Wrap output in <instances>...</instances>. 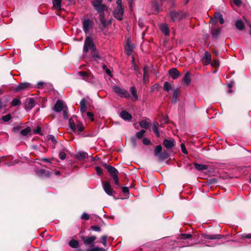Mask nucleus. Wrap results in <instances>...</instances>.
<instances>
[{"instance_id": "nucleus-1", "label": "nucleus", "mask_w": 251, "mask_h": 251, "mask_svg": "<svg viewBox=\"0 0 251 251\" xmlns=\"http://www.w3.org/2000/svg\"><path fill=\"white\" fill-rule=\"evenodd\" d=\"M70 127L74 132L80 133L82 132L84 127L82 124L78 120L76 116L74 115L69 119Z\"/></svg>"}, {"instance_id": "nucleus-2", "label": "nucleus", "mask_w": 251, "mask_h": 251, "mask_svg": "<svg viewBox=\"0 0 251 251\" xmlns=\"http://www.w3.org/2000/svg\"><path fill=\"white\" fill-rule=\"evenodd\" d=\"M178 238L183 240V242L185 244L184 246L186 247L192 246L196 243L194 236L191 234H180Z\"/></svg>"}, {"instance_id": "nucleus-3", "label": "nucleus", "mask_w": 251, "mask_h": 251, "mask_svg": "<svg viewBox=\"0 0 251 251\" xmlns=\"http://www.w3.org/2000/svg\"><path fill=\"white\" fill-rule=\"evenodd\" d=\"M103 166L105 168H106L108 172L109 173V174L110 175V176L113 178V179L114 181L115 184L116 185H120L119 179L118 177L119 172H118V170L115 168H114L111 166L108 165L106 164H104Z\"/></svg>"}, {"instance_id": "nucleus-4", "label": "nucleus", "mask_w": 251, "mask_h": 251, "mask_svg": "<svg viewBox=\"0 0 251 251\" xmlns=\"http://www.w3.org/2000/svg\"><path fill=\"white\" fill-rule=\"evenodd\" d=\"M202 236L203 239L208 242H214L217 240H221V241H224L226 240V237L225 236L220 234H203Z\"/></svg>"}, {"instance_id": "nucleus-5", "label": "nucleus", "mask_w": 251, "mask_h": 251, "mask_svg": "<svg viewBox=\"0 0 251 251\" xmlns=\"http://www.w3.org/2000/svg\"><path fill=\"white\" fill-rule=\"evenodd\" d=\"M89 50H94L95 46L93 42V39L92 37L87 36L85 40L83 50L87 52Z\"/></svg>"}, {"instance_id": "nucleus-6", "label": "nucleus", "mask_w": 251, "mask_h": 251, "mask_svg": "<svg viewBox=\"0 0 251 251\" xmlns=\"http://www.w3.org/2000/svg\"><path fill=\"white\" fill-rule=\"evenodd\" d=\"M113 89L115 93H116L121 98H128L129 97V94L128 91L124 89H122L119 86H114Z\"/></svg>"}, {"instance_id": "nucleus-7", "label": "nucleus", "mask_w": 251, "mask_h": 251, "mask_svg": "<svg viewBox=\"0 0 251 251\" xmlns=\"http://www.w3.org/2000/svg\"><path fill=\"white\" fill-rule=\"evenodd\" d=\"M103 0H93L92 4L94 9L97 11H105L107 7L105 5L103 4Z\"/></svg>"}, {"instance_id": "nucleus-8", "label": "nucleus", "mask_w": 251, "mask_h": 251, "mask_svg": "<svg viewBox=\"0 0 251 251\" xmlns=\"http://www.w3.org/2000/svg\"><path fill=\"white\" fill-rule=\"evenodd\" d=\"M102 188L104 192L109 196H113L115 191L112 188L110 183L108 181L102 182Z\"/></svg>"}, {"instance_id": "nucleus-9", "label": "nucleus", "mask_w": 251, "mask_h": 251, "mask_svg": "<svg viewBox=\"0 0 251 251\" xmlns=\"http://www.w3.org/2000/svg\"><path fill=\"white\" fill-rule=\"evenodd\" d=\"M94 25L93 22L89 19H83L82 20V28L86 34H87L92 28Z\"/></svg>"}, {"instance_id": "nucleus-10", "label": "nucleus", "mask_w": 251, "mask_h": 251, "mask_svg": "<svg viewBox=\"0 0 251 251\" xmlns=\"http://www.w3.org/2000/svg\"><path fill=\"white\" fill-rule=\"evenodd\" d=\"M78 75L86 81L93 82V75L89 72L80 71L78 73Z\"/></svg>"}, {"instance_id": "nucleus-11", "label": "nucleus", "mask_w": 251, "mask_h": 251, "mask_svg": "<svg viewBox=\"0 0 251 251\" xmlns=\"http://www.w3.org/2000/svg\"><path fill=\"white\" fill-rule=\"evenodd\" d=\"M81 240L83 241L84 244L86 246H92L94 242L96 240L97 237L95 236H85L82 235L81 236Z\"/></svg>"}, {"instance_id": "nucleus-12", "label": "nucleus", "mask_w": 251, "mask_h": 251, "mask_svg": "<svg viewBox=\"0 0 251 251\" xmlns=\"http://www.w3.org/2000/svg\"><path fill=\"white\" fill-rule=\"evenodd\" d=\"M124 10L122 6H117L114 11V16L118 20H122L124 15Z\"/></svg>"}, {"instance_id": "nucleus-13", "label": "nucleus", "mask_w": 251, "mask_h": 251, "mask_svg": "<svg viewBox=\"0 0 251 251\" xmlns=\"http://www.w3.org/2000/svg\"><path fill=\"white\" fill-rule=\"evenodd\" d=\"M67 108L66 105L61 100H57L54 106V110L57 112H61Z\"/></svg>"}, {"instance_id": "nucleus-14", "label": "nucleus", "mask_w": 251, "mask_h": 251, "mask_svg": "<svg viewBox=\"0 0 251 251\" xmlns=\"http://www.w3.org/2000/svg\"><path fill=\"white\" fill-rule=\"evenodd\" d=\"M31 85L27 82L22 83L14 88V90L17 92L22 91L31 87Z\"/></svg>"}, {"instance_id": "nucleus-15", "label": "nucleus", "mask_w": 251, "mask_h": 251, "mask_svg": "<svg viewBox=\"0 0 251 251\" xmlns=\"http://www.w3.org/2000/svg\"><path fill=\"white\" fill-rule=\"evenodd\" d=\"M175 140L173 139H164L163 143L165 148L168 149H172L175 145Z\"/></svg>"}, {"instance_id": "nucleus-16", "label": "nucleus", "mask_w": 251, "mask_h": 251, "mask_svg": "<svg viewBox=\"0 0 251 251\" xmlns=\"http://www.w3.org/2000/svg\"><path fill=\"white\" fill-rule=\"evenodd\" d=\"M35 105L34 100L32 98L27 99L25 103V108L26 111L30 110Z\"/></svg>"}, {"instance_id": "nucleus-17", "label": "nucleus", "mask_w": 251, "mask_h": 251, "mask_svg": "<svg viewBox=\"0 0 251 251\" xmlns=\"http://www.w3.org/2000/svg\"><path fill=\"white\" fill-rule=\"evenodd\" d=\"M171 20L173 22L179 21L181 18V14L175 11H171L169 14Z\"/></svg>"}, {"instance_id": "nucleus-18", "label": "nucleus", "mask_w": 251, "mask_h": 251, "mask_svg": "<svg viewBox=\"0 0 251 251\" xmlns=\"http://www.w3.org/2000/svg\"><path fill=\"white\" fill-rule=\"evenodd\" d=\"M159 28L165 36H169L170 34V29L168 24L163 23L159 25Z\"/></svg>"}, {"instance_id": "nucleus-19", "label": "nucleus", "mask_w": 251, "mask_h": 251, "mask_svg": "<svg viewBox=\"0 0 251 251\" xmlns=\"http://www.w3.org/2000/svg\"><path fill=\"white\" fill-rule=\"evenodd\" d=\"M215 20L219 21L221 24H223L224 23V20L223 18V16L219 12L215 13L214 15V19H211L210 23L214 24Z\"/></svg>"}, {"instance_id": "nucleus-20", "label": "nucleus", "mask_w": 251, "mask_h": 251, "mask_svg": "<svg viewBox=\"0 0 251 251\" xmlns=\"http://www.w3.org/2000/svg\"><path fill=\"white\" fill-rule=\"evenodd\" d=\"M169 73L173 79H177L180 75L179 72L176 68L171 69Z\"/></svg>"}, {"instance_id": "nucleus-21", "label": "nucleus", "mask_w": 251, "mask_h": 251, "mask_svg": "<svg viewBox=\"0 0 251 251\" xmlns=\"http://www.w3.org/2000/svg\"><path fill=\"white\" fill-rule=\"evenodd\" d=\"M120 116L125 121H129L132 118V115L126 110L122 111L120 113Z\"/></svg>"}, {"instance_id": "nucleus-22", "label": "nucleus", "mask_w": 251, "mask_h": 251, "mask_svg": "<svg viewBox=\"0 0 251 251\" xmlns=\"http://www.w3.org/2000/svg\"><path fill=\"white\" fill-rule=\"evenodd\" d=\"M202 62L203 64L207 65L211 62V55L208 51H205L204 55L202 58Z\"/></svg>"}, {"instance_id": "nucleus-23", "label": "nucleus", "mask_w": 251, "mask_h": 251, "mask_svg": "<svg viewBox=\"0 0 251 251\" xmlns=\"http://www.w3.org/2000/svg\"><path fill=\"white\" fill-rule=\"evenodd\" d=\"M191 74L190 72H187L183 79H182V82L185 84L187 86L189 85L191 83Z\"/></svg>"}, {"instance_id": "nucleus-24", "label": "nucleus", "mask_w": 251, "mask_h": 251, "mask_svg": "<svg viewBox=\"0 0 251 251\" xmlns=\"http://www.w3.org/2000/svg\"><path fill=\"white\" fill-rule=\"evenodd\" d=\"M151 5L154 14H157L160 11L161 7L156 1H153Z\"/></svg>"}, {"instance_id": "nucleus-25", "label": "nucleus", "mask_w": 251, "mask_h": 251, "mask_svg": "<svg viewBox=\"0 0 251 251\" xmlns=\"http://www.w3.org/2000/svg\"><path fill=\"white\" fill-rule=\"evenodd\" d=\"M140 126L141 127L148 129L150 126V123L149 119H145L140 122Z\"/></svg>"}, {"instance_id": "nucleus-26", "label": "nucleus", "mask_w": 251, "mask_h": 251, "mask_svg": "<svg viewBox=\"0 0 251 251\" xmlns=\"http://www.w3.org/2000/svg\"><path fill=\"white\" fill-rule=\"evenodd\" d=\"M37 174L40 176H45L47 177H49L51 174V173L49 171H47L45 169H41L37 172Z\"/></svg>"}, {"instance_id": "nucleus-27", "label": "nucleus", "mask_w": 251, "mask_h": 251, "mask_svg": "<svg viewBox=\"0 0 251 251\" xmlns=\"http://www.w3.org/2000/svg\"><path fill=\"white\" fill-rule=\"evenodd\" d=\"M158 126L159 124L158 123L154 122L152 126V130L157 137H159L160 136V133L158 129Z\"/></svg>"}, {"instance_id": "nucleus-28", "label": "nucleus", "mask_w": 251, "mask_h": 251, "mask_svg": "<svg viewBox=\"0 0 251 251\" xmlns=\"http://www.w3.org/2000/svg\"><path fill=\"white\" fill-rule=\"evenodd\" d=\"M235 26L236 27L240 30H242L245 28L244 24L241 20H239L236 21Z\"/></svg>"}, {"instance_id": "nucleus-29", "label": "nucleus", "mask_w": 251, "mask_h": 251, "mask_svg": "<svg viewBox=\"0 0 251 251\" xmlns=\"http://www.w3.org/2000/svg\"><path fill=\"white\" fill-rule=\"evenodd\" d=\"M80 111L82 113L85 112L87 109L86 101L82 99L80 102Z\"/></svg>"}, {"instance_id": "nucleus-30", "label": "nucleus", "mask_w": 251, "mask_h": 251, "mask_svg": "<svg viewBox=\"0 0 251 251\" xmlns=\"http://www.w3.org/2000/svg\"><path fill=\"white\" fill-rule=\"evenodd\" d=\"M240 238L246 240L247 242L251 243V233H244L240 235Z\"/></svg>"}, {"instance_id": "nucleus-31", "label": "nucleus", "mask_w": 251, "mask_h": 251, "mask_svg": "<svg viewBox=\"0 0 251 251\" xmlns=\"http://www.w3.org/2000/svg\"><path fill=\"white\" fill-rule=\"evenodd\" d=\"M194 166L195 168L199 171H202L207 170L208 169V167L207 165H203V164H200L198 163H195Z\"/></svg>"}, {"instance_id": "nucleus-32", "label": "nucleus", "mask_w": 251, "mask_h": 251, "mask_svg": "<svg viewBox=\"0 0 251 251\" xmlns=\"http://www.w3.org/2000/svg\"><path fill=\"white\" fill-rule=\"evenodd\" d=\"M220 32L221 30L220 28H213L211 30L212 35L215 38L218 37Z\"/></svg>"}, {"instance_id": "nucleus-33", "label": "nucleus", "mask_w": 251, "mask_h": 251, "mask_svg": "<svg viewBox=\"0 0 251 251\" xmlns=\"http://www.w3.org/2000/svg\"><path fill=\"white\" fill-rule=\"evenodd\" d=\"M53 6L57 9L60 10L61 7L62 0H52Z\"/></svg>"}, {"instance_id": "nucleus-34", "label": "nucleus", "mask_w": 251, "mask_h": 251, "mask_svg": "<svg viewBox=\"0 0 251 251\" xmlns=\"http://www.w3.org/2000/svg\"><path fill=\"white\" fill-rule=\"evenodd\" d=\"M69 245L74 248H77L79 246V243L77 240L72 239L69 242Z\"/></svg>"}, {"instance_id": "nucleus-35", "label": "nucleus", "mask_w": 251, "mask_h": 251, "mask_svg": "<svg viewBox=\"0 0 251 251\" xmlns=\"http://www.w3.org/2000/svg\"><path fill=\"white\" fill-rule=\"evenodd\" d=\"M100 24L103 28L106 27L109 24L111 23V20L107 21L105 18L100 20Z\"/></svg>"}, {"instance_id": "nucleus-36", "label": "nucleus", "mask_w": 251, "mask_h": 251, "mask_svg": "<svg viewBox=\"0 0 251 251\" xmlns=\"http://www.w3.org/2000/svg\"><path fill=\"white\" fill-rule=\"evenodd\" d=\"M163 88L165 91L169 92L172 89V86L169 82L166 81L164 83Z\"/></svg>"}, {"instance_id": "nucleus-37", "label": "nucleus", "mask_w": 251, "mask_h": 251, "mask_svg": "<svg viewBox=\"0 0 251 251\" xmlns=\"http://www.w3.org/2000/svg\"><path fill=\"white\" fill-rule=\"evenodd\" d=\"M87 156V153L85 152H79L77 154V158L79 159H83L86 158Z\"/></svg>"}, {"instance_id": "nucleus-38", "label": "nucleus", "mask_w": 251, "mask_h": 251, "mask_svg": "<svg viewBox=\"0 0 251 251\" xmlns=\"http://www.w3.org/2000/svg\"><path fill=\"white\" fill-rule=\"evenodd\" d=\"M130 92L134 98L133 100H136L138 99V96L136 94V90L134 87H131L130 88Z\"/></svg>"}, {"instance_id": "nucleus-39", "label": "nucleus", "mask_w": 251, "mask_h": 251, "mask_svg": "<svg viewBox=\"0 0 251 251\" xmlns=\"http://www.w3.org/2000/svg\"><path fill=\"white\" fill-rule=\"evenodd\" d=\"M162 151V147L160 145L157 146L154 151V154L155 156H159Z\"/></svg>"}, {"instance_id": "nucleus-40", "label": "nucleus", "mask_w": 251, "mask_h": 251, "mask_svg": "<svg viewBox=\"0 0 251 251\" xmlns=\"http://www.w3.org/2000/svg\"><path fill=\"white\" fill-rule=\"evenodd\" d=\"M31 130L30 127H27L26 128H25L23 129H22L21 131V134L23 136H26L30 132Z\"/></svg>"}, {"instance_id": "nucleus-41", "label": "nucleus", "mask_w": 251, "mask_h": 251, "mask_svg": "<svg viewBox=\"0 0 251 251\" xmlns=\"http://www.w3.org/2000/svg\"><path fill=\"white\" fill-rule=\"evenodd\" d=\"M159 157L160 159L162 160H165L169 157V154L167 152L164 151L163 152H161V153L159 155Z\"/></svg>"}, {"instance_id": "nucleus-42", "label": "nucleus", "mask_w": 251, "mask_h": 251, "mask_svg": "<svg viewBox=\"0 0 251 251\" xmlns=\"http://www.w3.org/2000/svg\"><path fill=\"white\" fill-rule=\"evenodd\" d=\"M21 101L18 99H14L11 102L12 105L14 106H19L21 105Z\"/></svg>"}, {"instance_id": "nucleus-43", "label": "nucleus", "mask_w": 251, "mask_h": 251, "mask_svg": "<svg viewBox=\"0 0 251 251\" xmlns=\"http://www.w3.org/2000/svg\"><path fill=\"white\" fill-rule=\"evenodd\" d=\"M146 131L144 129L141 130L139 132L136 133V136L138 139H141L144 136Z\"/></svg>"}, {"instance_id": "nucleus-44", "label": "nucleus", "mask_w": 251, "mask_h": 251, "mask_svg": "<svg viewBox=\"0 0 251 251\" xmlns=\"http://www.w3.org/2000/svg\"><path fill=\"white\" fill-rule=\"evenodd\" d=\"M107 238L106 235L102 236L100 238V242L104 247H106L107 245Z\"/></svg>"}, {"instance_id": "nucleus-45", "label": "nucleus", "mask_w": 251, "mask_h": 251, "mask_svg": "<svg viewBox=\"0 0 251 251\" xmlns=\"http://www.w3.org/2000/svg\"><path fill=\"white\" fill-rule=\"evenodd\" d=\"M11 116L10 114H7L2 117V119L4 122H7L10 120Z\"/></svg>"}, {"instance_id": "nucleus-46", "label": "nucleus", "mask_w": 251, "mask_h": 251, "mask_svg": "<svg viewBox=\"0 0 251 251\" xmlns=\"http://www.w3.org/2000/svg\"><path fill=\"white\" fill-rule=\"evenodd\" d=\"M89 218L90 215L86 213H83L81 216V219L82 220H88Z\"/></svg>"}, {"instance_id": "nucleus-47", "label": "nucleus", "mask_w": 251, "mask_h": 251, "mask_svg": "<svg viewBox=\"0 0 251 251\" xmlns=\"http://www.w3.org/2000/svg\"><path fill=\"white\" fill-rule=\"evenodd\" d=\"M49 140H51L53 143L55 144L57 142L56 138L52 135H50L48 137Z\"/></svg>"}, {"instance_id": "nucleus-48", "label": "nucleus", "mask_w": 251, "mask_h": 251, "mask_svg": "<svg viewBox=\"0 0 251 251\" xmlns=\"http://www.w3.org/2000/svg\"><path fill=\"white\" fill-rule=\"evenodd\" d=\"M125 52L128 55H130L131 53L132 49L131 48V47L129 45H127L126 47Z\"/></svg>"}, {"instance_id": "nucleus-49", "label": "nucleus", "mask_w": 251, "mask_h": 251, "mask_svg": "<svg viewBox=\"0 0 251 251\" xmlns=\"http://www.w3.org/2000/svg\"><path fill=\"white\" fill-rule=\"evenodd\" d=\"M143 72H144L143 81L144 83H145L146 82V75H148V70H147V68L146 67H145L144 68Z\"/></svg>"}, {"instance_id": "nucleus-50", "label": "nucleus", "mask_w": 251, "mask_h": 251, "mask_svg": "<svg viewBox=\"0 0 251 251\" xmlns=\"http://www.w3.org/2000/svg\"><path fill=\"white\" fill-rule=\"evenodd\" d=\"M91 229L95 231H100L101 230L100 226H91Z\"/></svg>"}, {"instance_id": "nucleus-51", "label": "nucleus", "mask_w": 251, "mask_h": 251, "mask_svg": "<svg viewBox=\"0 0 251 251\" xmlns=\"http://www.w3.org/2000/svg\"><path fill=\"white\" fill-rule=\"evenodd\" d=\"M66 154L64 151H60L59 153V158L61 160H64L66 158Z\"/></svg>"}, {"instance_id": "nucleus-52", "label": "nucleus", "mask_w": 251, "mask_h": 251, "mask_svg": "<svg viewBox=\"0 0 251 251\" xmlns=\"http://www.w3.org/2000/svg\"><path fill=\"white\" fill-rule=\"evenodd\" d=\"M96 170L97 171V174L100 176L102 174V170L100 167H96Z\"/></svg>"}, {"instance_id": "nucleus-53", "label": "nucleus", "mask_w": 251, "mask_h": 251, "mask_svg": "<svg viewBox=\"0 0 251 251\" xmlns=\"http://www.w3.org/2000/svg\"><path fill=\"white\" fill-rule=\"evenodd\" d=\"M181 149L182 152L184 154H187V151L186 149L185 146L184 144H181Z\"/></svg>"}, {"instance_id": "nucleus-54", "label": "nucleus", "mask_w": 251, "mask_h": 251, "mask_svg": "<svg viewBox=\"0 0 251 251\" xmlns=\"http://www.w3.org/2000/svg\"><path fill=\"white\" fill-rule=\"evenodd\" d=\"M93 58L95 60H98V59H101V58L100 56L97 53H94L93 54Z\"/></svg>"}, {"instance_id": "nucleus-55", "label": "nucleus", "mask_w": 251, "mask_h": 251, "mask_svg": "<svg viewBox=\"0 0 251 251\" xmlns=\"http://www.w3.org/2000/svg\"><path fill=\"white\" fill-rule=\"evenodd\" d=\"M67 110H68V109H67V107L64 110L62 111L63 112V117H64V118L65 119H67L68 118Z\"/></svg>"}, {"instance_id": "nucleus-56", "label": "nucleus", "mask_w": 251, "mask_h": 251, "mask_svg": "<svg viewBox=\"0 0 251 251\" xmlns=\"http://www.w3.org/2000/svg\"><path fill=\"white\" fill-rule=\"evenodd\" d=\"M143 143L144 144V145H149L150 143H151V141L149 139H148V138H144L143 139Z\"/></svg>"}, {"instance_id": "nucleus-57", "label": "nucleus", "mask_w": 251, "mask_h": 251, "mask_svg": "<svg viewBox=\"0 0 251 251\" xmlns=\"http://www.w3.org/2000/svg\"><path fill=\"white\" fill-rule=\"evenodd\" d=\"M87 116L88 117H89L91 119V120L92 121H94V115H93V114L92 112H87Z\"/></svg>"}, {"instance_id": "nucleus-58", "label": "nucleus", "mask_w": 251, "mask_h": 251, "mask_svg": "<svg viewBox=\"0 0 251 251\" xmlns=\"http://www.w3.org/2000/svg\"><path fill=\"white\" fill-rule=\"evenodd\" d=\"M178 95H179V92H178V90L177 89L175 90L174 91L173 97L175 100L176 99Z\"/></svg>"}, {"instance_id": "nucleus-59", "label": "nucleus", "mask_w": 251, "mask_h": 251, "mask_svg": "<svg viewBox=\"0 0 251 251\" xmlns=\"http://www.w3.org/2000/svg\"><path fill=\"white\" fill-rule=\"evenodd\" d=\"M104 11H98L99 13L100 20L105 18L104 17Z\"/></svg>"}, {"instance_id": "nucleus-60", "label": "nucleus", "mask_w": 251, "mask_h": 251, "mask_svg": "<svg viewBox=\"0 0 251 251\" xmlns=\"http://www.w3.org/2000/svg\"><path fill=\"white\" fill-rule=\"evenodd\" d=\"M89 251H105L103 248H100L99 247H96L93 250H90Z\"/></svg>"}, {"instance_id": "nucleus-61", "label": "nucleus", "mask_w": 251, "mask_h": 251, "mask_svg": "<svg viewBox=\"0 0 251 251\" xmlns=\"http://www.w3.org/2000/svg\"><path fill=\"white\" fill-rule=\"evenodd\" d=\"M233 2L238 6H239L241 4V0H233Z\"/></svg>"}, {"instance_id": "nucleus-62", "label": "nucleus", "mask_w": 251, "mask_h": 251, "mask_svg": "<svg viewBox=\"0 0 251 251\" xmlns=\"http://www.w3.org/2000/svg\"><path fill=\"white\" fill-rule=\"evenodd\" d=\"M122 191L124 193H128V192H129V189H128V188L127 187H123L122 188Z\"/></svg>"}, {"instance_id": "nucleus-63", "label": "nucleus", "mask_w": 251, "mask_h": 251, "mask_svg": "<svg viewBox=\"0 0 251 251\" xmlns=\"http://www.w3.org/2000/svg\"><path fill=\"white\" fill-rule=\"evenodd\" d=\"M212 65L215 66H219V62L218 61L215 60L212 62Z\"/></svg>"}, {"instance_id": "nucleus-64", "label": "nucleus", "mask_w": 251, "mask_h": 251, "mask_svg": "<svg viewBox=\"0 0 251 251\" xmlns=\"http://www.w3.org/2000/svg\"><path fill=\"white\" fill-rule=\"evenodd\" d=\"M44 84V83L43 82H38L37 84V88H39L42 87L43 86Z\"/></svg>"}]
</instances>
